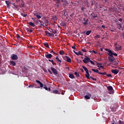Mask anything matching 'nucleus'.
Listing matches in <instances>:
<instances>
[{
	"instance_id": "f257e3e1",
	"label": "nucleus",
	"mask_w": 124,
	"mask_h": 124,
	"mask_svg": "<svg viewBox=\"0 0 124 124\" xmlns=\"http://www.w3.org/2000/svg\"><path fill=\"white\" fill-rule=\"evenodd\" d=\"M112 53H108V55L109 56H108V60L109 61V62H111V63H112V62H114L115 61V57H114L113 56H112Z\"/></svg>"
},
{
	"instance_id": "f03ea898",
	"label": "nucleus",
	"mask_w": 124,
	"mask_h": 124,
	"mask_svg": "<svg viewBox=\"0 0 124 124\" xmlns=\"http://www.w3.org/2000/svg\"><path fill=\"white\" fill-rule=\"evenodd\" d=\"M42 21L41 22L40 21V23H42V24H40V25L42 26V27H44V25H46V24H48V19H46V18H42Z\"/></svg>"
},
{
	"instance_id": "7ed1b4c3",
	"label": "nucleus",
	"mask_w": 124,
	"mask_h": 124,
	"mask_svg": "<svg viewBox=\"0 0 124 124\" xmlns=\"http://www.w3.org/2000/svg\"><path fill=\"white\" fill-rule=\"evenodd\" d=\"M107 89L108 91V93L109 94H113L114 93V90L113 89V87L109 86H107Z\"/></svg>"
},
{
	"instance_id": "20e7f679",
	"label": "nucleus",
	"mask_w": 124,
	"mask_h": 124,
	"mask_svg": "<svg viewBox=\"0 0 124 124\" xmlns=\"http://www.w3.org/2000/svg\"><path fill=\"white\" fill-rule=\"evenodd\" d=\"M91 61V59L89 57H88L87 56H85V58H84V59H83L82 60V62H83L84 63H88V62H89L90 61Z\"/></svg>"
},
{
	"instance_id": "39448f33",
	"label": "nucleus",
	"mask_w": 124,
	"mask_h": 124,
	"mask_svg": "<svg viewBox=\"0 0 124 124\" xmlns=\"http://www.w3.org/2000/svg\"><path fill=\"white\" fill-rule=\"evenodd\" d=\"M50 69L54 75H58V71L57 70V69H55V68L53 67H51L50 68Z\"/></svg>"
},
{
	"instance_id": "423d86ee",
	"label": "nucleus",
	"mask_w": 124,
	"mask_h": 124,
	"mask_svg": "<svg viewBox=\"0 0 124 124\" xmlns=\"http://www.w3.org/2000/svg\"><path fill=\"white\" fill-rule=\"evenodd\" d=\"M64 61H66L67 62H71V59L67 56H65L64 57Z\"/></svg>"
},
{
	"instance_id": "0eeeda50",
	"label": "nucleus",
	"mask_w": 124,
	"mask_h": 124,
	"mask_svg": "<svg viewBox=\"0 0 124 124\" xmlns=\"http://www.w3.org/2000/svg\"><path fill=\"white\" fill-rule=\"evenodd\" d=\"M11 58L13 60V61H17L18 60V56L16 54H12V56H11Z\"/></svg>"
},
{
	"instance_id": "6e6552de",
	"label": "nucleus",
	"mask_w": 124,
	"mask_h": 124,
	"mask_svg": "<svg viewBox=\"0 0 124 124\" xmlns=\"http://www.w3.org/2000/svg\"><path fill=\"white\" fill-rule=\"evenodd\" d=\"M83 21H84V22H83V25L87 26V25L89 24V19L88 18H83Z\"/></svg>"
},
{
	"instance_id": "1a4fd4ad",
	"label": "nucleus",
	"mask_w": 124,
	"mask_h": 124,
	"mask_svg": "<svg viewBox=\"0 0 124 124\" xmlns=\"http://www.w3.org/2000/svg\"><path fill=\"white\" fill-rule=\"evenodd\" d=\"M19 6L20 7V8H23L25 7V2L23 1V0H21L19 3Z\"/></svg>"
},
{
	"instance_id": "9d476101",
	"label": "nucleus",
	"mask_w": 124,
	"mask_h": 124,
	"mask_svg": "<svg viewBox=\"0 0 124 124\" xmlns=\"http://www.w3.org/2000/svg\"><path fill=\"white\" fill-rule=\"evenodd\" d=\"M112 73H113V74H114L115 75H117V74H118L119 72V70L118 69H112L111 70Z\"/></svg>"
},
{
	"instance_id": "9b49d317",
	"label": "nucleus",
	"mask_w": 124,
	"mask_h": 124,
	"mask_svg": "<svg viewBox=\"0 0 124 124\" xmlns=\"http://www.w3.org/2000/svg\"><path fill=\"white\" fill-rule=\"evenodd\" d=\"M106 51H108V54H110V53H112V56H115V57H118V54L117 53H113V52L112 51V50L109 49H107Z\"/></svg>"
},
{
	"instance_id": "f8f14e48",
	"label": "nucleus",
	"mask_w": 124,
	"mask_h": 124,
	"mask_svg": "<svg viewBox=\"0 0 124 124\" xmlns=\"http://www.w3.org/2000/svg\"><path fill=\"white\" fill-rule=\"evenodd\" d=\"M91 96L92 94L91 93H87V95L84 96V97L86 99H90Z\"/></svg>"
},
{
	"instance_id": "ddd939ff",
	"label": "nucleus",
	"mask_w": 124,
	"mask_h": 124,
	"mask_svg": "<svg viewBox=\"0 0 124 124\" xmlns=\"http://www.w3.org/2000/svg\"><path fill=\"white\" fill-rule=\"evenodd\" d=\"M95 62L96 63L97 67H100L102 69H104V67L103 66L101 65V64H100V63L97 62Z\"/></svg>"
},
{
	"instance_id": "4468645a",
	"label": "nucleus",
	"mask_w": 124,
	"mask_h": 124,
	"mask_svg": "<svg viewBox=\"0 0 124 124\" xmlns=\"http://www.w3.org/2000/svg\"><path fill=\"white\" fill-rule=\"evenodd\" d=\"M45 57L46 59H52L53 55L51 54H47L45 55Z\"/></svg>"
},
{
	"instance_id": "2eb2a0df",
	"label": "nucleus",
	"mask_w": 124,
	"mask_h": 124,
	"mask_svg": "<svg viewBox=\"0 0 124 124\" xmlns=\"http://www.w3.org/2000/svg\"><path fill=\"white\" fill-rule=\"evenodd\" d=\"M45 33H46V35H47V36H53V35H54V34H51V33L49 32L48 31H45Z\"/></svg>"
},
{
	"instance_id": "dca6fc26",
	"label": "nucleus",
	"mask_w": 124,
	"mask_h": 124,
	"mask_svg": "<svg viewBox=\"0 0 124 124\" xmlns=\"http://www.w3.org/2000/svg\"><path fill=\"white\" fill-rule=\"evenodd\" d=\"M6 4H7V7L9 8L10 7V4H11V2L9 1H5Z\"/></svg>"
},
{
	"instance_id": "f3484780",
	"label": "nucleus",
	"mask_w": 124,
	"mask_h": 124,
	"mask_svg": "<svg viewBox=\"0 0 124 124\" xmlns=\"http://www.w3.org/2000/svg\"><path fill=\"white\" fill-rule=\"evenodd\" d=\"M36 83H37L38 84H39L40 87L41 88H43V84L42 83H41V82H40V81L36 80Z\"/></svg>"
},
{
	"instance_id": "a211bd4d",
	"label": "nucleus",
	"mask_w": 124,
	"mask_h": 124,
	"mask_svg": "<svg viewBox=\"0 0 124 124\" xmlns=\"http://www.w3.org/2000/svg\"><path fill=\"white\" fill-rule=\"evenodd\" d=\"M34 16H36V17H37L38 19H41V16L38 15L37 13L34 14Z\"/></svg>"
},
{
	"instance_id": "6ab92c4d",
	"label": "nucleus",
	"mask_w": 124,
	"mask_h": 124,
	"mask_svg": "<svg viewBox=\"0 0 124 124\" xmlns=\"http://www.w3.org/2000/svg\"><path fill=\"white\" fill-rule=\"evenodd\" d=\"M10 64V65H13V66H15V65H16V62H15V61H11Z\"/></svg>"
},
{
	"instance_id": "aec40b11",
	"label": "nucleus",
	"mask_w": 124,
	"mask_h": 124,
	"mask_svg": "<svg viewBox=\"0 0 124 124\" xmlns=\"http://www.w3.org/2000/svg\"><path fill=\"white\" fill-rule=\"evenodd\" d=\"M86 74H85L86 77L87 78V79H90V73H89V71H87V72H86Z\"/></svg>"
},
{
	"instance_id": "412c9836",
	"label": "nucleus",
	"mask_w": 124,
	"mask_h": 124,
	"mask_svg": "<svg viewBox=\"0 0 124 124\" xmlns=\"http://www.w3.org/2000/svg\"><path fill=\"white\" fill-rule=\"evenodd\" d=\"M53 93H56V94H60V92H59V91L54 90L52 91Z\"/></svg>"
},
{
	"instance_id": "4be33fe9",
	"label": "nucleus",
	"mask_w": 124,
	"mask_h": 124,
	"mask_svg": "<svg viewBox=\"0 0 124 124\" xmlns=\"http://www.w3.org/2000/svg\"><path fill=\"white\" fill-rule=\"evenodd\" d=\"M69 77L71 79H74L75 78V77H74V75L73 74H69Z\"/></svg>"
},
{
	"instance_id": "5701e85b",
	"label": "nucleus",
	"mask_w": 124,
	"mask_h": 124,
	"mask_svg": "<svg viewBox=\"0 0 124 124\" xmlns=\"http://www.w3.org/2000/svg\"><path fill=\"white\" fill-rule=\"evenodd\" d=\"M29 25H30V26H31V27H32L33 28H34V27H35V25H34V23L30 22L29 23Z\"/></svg>"
},
{
	"instance_id": "b1692460",
	"label": "nucleus",
	"mask_w": 124,
	"mask_h": 124,
	"mask_svg": "<svg viewBox=\"0 0 124 124\" xmlns=\"http://www.w3.org/2000/svg\"><path fill=\"white\" fill-rule=\"evenodd\" d=\"M92 71H93V72H96V73H98V74L100 73V72H99V71H98V69H92Z\"/></svg>"
},
{
	"instance_id": "393cba45",
	"label": "nucleus",
	"mask_w": 124,
	"mask_h": 124,
	"mask_svg": "<svg viewBox=\"0 0 124 124\" xmlns=\"http://www.w3.org/2000/svg\"><path fill=\"white\" fill-rule=\"evenodd\" d=\"M76 55H77V56H79V55L83 56V53L81 51H78V52L76 53Z\"/></svg>"
},
{
	"instance_id": "a878e982",
	"label": "nucleus",
	"mask_w": 124,
	"mask_h": 124,
	"mask_svg": "<svg viewBox=\"0 0 124 124\" xmlns=\"http://www.w3.org/2000/svg\"><path fill=\"white\" fill-rule=\"evenodd\" d=\"M55 59L56 60H57V61H58L60 62V63H59V65H61V63L62 62V61L59 59V57L57 56Z\"/></svg>"
},
{
	"instance_id": "bb28decb",
	"label": "nucleus",
	"mask_w": 124,
	"mask_h": 124,
	"mask_svg": "<svg viewBox=\"0 0 124 124\" xmlns=\"http://www.w3.org/2000/svg\"><path fill=\"white\" fill-rule=\"evenodd\" d=\"M44 45L45 46V47H46V48H50V47L49 46V44H48V43L45 42L44 44Z\"/></svg>"
},
{
	"instance_id": "cd10ccee",
	"label": "nucleus",
	"mask_w": 124,
	"mask_h": 124,
	"mask_svg": "<svg viewBox=\"0 0 124 124\" xmlns=\"http://www.w3.org/2000/svg\"><path fill=\"white\" fill-rule=\"evenodd\" d=\"M61 26H62V27H65L66 26V23H65V22H62L61 24H60Z\"/></svg>"
},
{
	"instance_id": "c85d7f7f",
	"label": "nucleus",
	"mask_w": 124,
	"mask_h": 124,
	"mask_svg": "<svg viewBox=\"0 0 124 124\" xmlns=\"http://www.w3.org/2000/svg\"><path fill=\"white\" fill-rule=\"evenodd\" d=\"M82 68L84 69V70H85L86 72H87V71H89V70H88V68L86 67L85 66H82Z\"/></svg>"
},
{
	"instance_id": "c756f323",
	"label": "nucleus",
	"mask_w": 124,
	"mask_h": 124,
	"mask_svg": "<svg viewBox=\"0 0 124 124\" xmlns=\"http://www.w3.org/2000/svg\"><path fill=\"white\" fill-rule=\"evenodd\" d=\"M75 75H76V76H77V77H80V74H79V72H76L75 73Z\"/></svg>"
},
{
	"instance_id": "7c9ffc66",
	"label": "nucleus",
	"mask_w": 124,
	"mask_h": 124,
	"mask_svg": "<svg viewBox=\"0 0 124 124\" xmlns=\"http://www.w3.org/2000/svg\"><path fill=\"white\" fill-rule=\"evenodd\" d=\"M20 15L22 17H27L28 16L27 14H24L23 13H20Z\"/></svg>"
},
{
	"instance_id": "2f4dec72",
	"label": "nucleus",
	"mask_w": 124,
	"mask_h": 124,
	"mask_svg": "<svg viewBox=\"0 0 124 124\" xmlns=\"http://www.w3.org/2000/svg\"><path fill=\"white\" fill-rule=\"evenodd\" d=\"M16 38H17V39L18 40H19V39H21L22 38H23L21 37V36H20V35H19L18 34H16Z\"/></svg>"
},
{
	"instance_id": "473e14b6",
	"label": "nucleus",
	"mask_w": 124,
	"mask_h": 124,
	"mask_svg": "<svg viewBox=\"0 0 124 124\" xmlns=\"http://www.w3.org/2000/svg\"><path fill=\"white\" fill-rule=\"evenodd\" d=\"M59 54L60 55H64V51H63V50H60L59 51Z\"/></svg>"
},
{
	"instance_id": "72a5a7b5",
	"label": "nucleus",
	"mask_w": 124,
	"mask_h": 124,
	"mask_svg": "<svg viewBox=\"0 0 124 124\" xmlns=\"http://www.w3.org/2000/svg\"><path fill=\"white\" fill-rule=\"evenodd\" d=\"M99 74H100V75H107V73L106 72H104V73H101L100 72L99 73Z\"/></svg>"
},
{
	"instance_id": "f704fd0d",
	"label": "nucleus",
	"mask_w": 124,
	"mask_h": 124,
	"mask_svg": "<svg viewBox=\"0 0 124 124\" xmlns=\"http://www.w3.org/2000/svg\"><path fill=\"white\" fill-rule=\"evenodd\" d=\"M92 32L91 31H86V35H90V34Z\"/></svg>"
},
{
	"instance_id": "c9c22d12",
	"label": "nucleus",
	"mask_w": 124,
	"mask_h": 124,
	"mask_svg": "<svg viewBox=\"0 0 124 124\" xmlns=\"http://www.w3.org/2000/svg\"><path fill=\"white\" fill-rule=\"evenodd\" d=\"M27 31H29V32H32L33 31H32L31 29H30V28H27Z\"/></svg>"
},
{
	"instance_id": "e433bc0d",
	"label": "nucleus",
	"mask_w": 124,
	"mask_h": 124,
	"mask_svg": "<svg viewBox=\"0 0 124 124\" xmlns=\"http://www.w3.org/2000/svg\"><path fill=\"white\" fill-rule=\"evenodd\" d=\"M112 63V64H113V65H118V62H113Z\"/></svg>"
},
{
	"instance_id": "4c0bfd02",
	"label": "nucleus",
	"mask_w": 124,
	"mask_h": 124,
	"mask_svg": "<svg viewBox=\"0 0 124 124\" xmlns=\"http://www.w3.org/2000/svg\"><path fill=\"white\" fill-rule=\"evenodd\" d=\"M118 124H124V122L119 120Z\"/></svg>"
},
{
	"instance_id": "58836bf2",
	"label": "nucleus",
	"mask_w": 124,
	"mask_h": 124,
	"mask_svg": "<svg viewBox=\"0 0 124 124\" xmlns=\"http://www.w3.org/2000/svg\"><path fill=\"white\" fill-rule=\"evenodd\" d=\"M94 38H100V35H96L94 36Z\"/></svg>"
},
{
	"instance_id": "ea45409f",
	"label": "nucleus",
	"mask_w": 124,
	"mask_h": 124,
	"mask_svg": "<svg viewBox=\"0 0 124 124\" xmlns=\"http://www.w3.org/2000/svg\"><path fill=\"white\" fill-rule=\"evenodd\" d=\"M34 87V85H32V84H31V85H29L28 86V88H33Z\"/></svg>"
},
{
	"instance_id": "a19ab883",
	"label": "nucleus",
	"mask_w": 124,
	"mask_h": 124,
	"mask_svg": "<svg viewBox=\"0 0 124 124\" xmlns=\"http://www.w3.org/2000/svg\"><path fill=\"white\" fill-rule=\"evenodd\" d=\"M92 17L94 19V18H96L97 17V15L96 14V15H93L92 16Z\"/></svg>"
},
{
	"instance_id": "79ce46f5",
	"label": "nucleus",
	"mask_w": 124,
	"mask_h": 124,
	"mask_svg": "<svg viewBox=\"0 0 124 124\" xmlns=\"http://www.w3.org/2000/svg\"><path fill=\"white\" fill-rule=\"evenodd\" d=\"M44 89H45V90L46 91H48V88L47 87V86H46V85H45L44 86Z\"/></svg>"
},
{
	"instance_id": "37998d69",
	"label": "nucleus",
	"mask_w": 124,
	"mask_h": 124,
	"mask_svg": "<svg viewBox=\"0 0 124 124\" xmlns=\"http://www.w3.org/2000/svg\"><path fill=\"white\" fill-rule=\"evenodd\" d=\"M90 79H92L93 81H96V78H93V77H90Z\"/></svg>"
},
{
	"instance_id": "c03bdc74",
	"label": "nucleus",
	"mask_w": 124,
	"mask_h": 124,
	"mask_svg": "<svg viewBox=\"0 0 124 124\" xmlns=\"http://www.w3.org/2000/svg\"><path fill=\"white\" fill-rule=\"evenodd\" d=\"M90 62H91V64H93V65H94V62H93V61L92 60H90V61H89Z\"/></svg>"
},
{
	"instance_id": "a18cd8bd",
	"label": "nucleus",
	"mask_w": 124,
	"mask_h": 124,
	"mask_svg": "<svg viewBox=\"0 0 124 124\" xmlns=\"http://www.w3.org/2000/svg\"><path fill=\"white\" fill-rule=\"evenodd\" d=\"M90 53H94V54H97V52L94 50H92L91 51H90Z\"/></svg>"
},
{
	"instance_id": "49530a36",
	"label": "nucleus",
	"mask_w": 124,
	"mask_h": 124,
	"mask_svg": "<svg viewBox=\"0 0 124 124\" xmlns=\"http://www.w3.org/2000/svg\"><path fill=\"white\" fill-rule=\"evenodd\" d=\"M81 51H82V52H84V53H86L87 52V49H81Z\"/></svg>"
},
{
	"instance_id": "de8ad7c7",
	"label": "nucleus",
	"mask_w": 124,
	"mask_h": 124,
	"mask_svg": "<svg viewBox=\"0 0 124 124\" xmlns=\"http://www.w3.org/2000/svg\"><path fill=\"white\" fill-rule=\"evenodd\" d=\"M54 1H56V3H60V0H54Z\"/></svg>"
},
{
	"instance_id": "09e8293b",
	"label": "nucleus",
	"mask_w": 124,
	"mask_h": 124,
	"mask_svg": "<svg viewBox=\"0 0 124 124\" xmlns=\"http://www.w3.org/2000/svg\"><path fill=\"white\" fill-rule=\"evenodd\" d=\"M116 49H118V50H121V49L122 48V46H120L119 47H118V46H116Z\"/></svg>"
},
{
	"instance_id": "8fccbe9b",
	"label": "nucleus",
	"mask_w": 124,
	"mask_h": 124,
	"mask_svg": "<svg viewBox=\"0 0 124 124\" xmlns=\"http://www.w3.org/2000/svg\"><path fill=\"white\" fill-rule=\"evenodd\" d=\"M119 30H121V29H123V27H122V25H119L118 26Z\"/></svg>"
},
{
	"instance_id": "3c124183",
	"label": "nucleus",
	"mask_w": 124,
	"mask_h": 124,
	"mask_svg": "<svg viewBox=\"0 0 124 124\" xmlns=\"http://www.w3.org/2000/svg\"><path fill=\"white\" fill-rule=\"evenodd\" d=\"M108 77H112V75L109 74H108L107 75V76Z\"/></svg>"
},
{
	"instance_id": "603ef678",
	"label": "nucleus",
	"mask_w": 124,
	"mask_h": 124,
	"mask_svg": "<svg viewBox=\"0 0 124 124\" xmlns=\"http://www.w3.org/2000/svg\"><path fill=\"white\" fill-rule=\"evenodd\" d=\"M74 13H73L72 14L70 15V17H74Z\"/></svg>"
},
{
	"instance_id": "864d4df0",
	"label": "nucleus",
	"mask_w": 124,
	"mask_h": 124,
	"mask_svg": "<svg viewBox=\"0 0 124 124\" xmlns=\"http://www.w3.org/2000/svg\"><path fill=\"white\" fill-rule=\"evenodd\" d=\"M50 53H53V54H56V53L55 52V51L54 50H53L52 49L51 50H50Z\"/></svg>"
},
{
	"instance_id": "5fc2aeb1",
	"label": "nucleus",
	"mask_w": 124,
	"mask_h": 124,
	"mask_svg": "<svg viewBox=\"0 0 124 124\" xmlns=\"http://www.w3.org/2000/svg\"><path fill=\"white\" fill-rule=\"evenodd\" d=\"M112 111H113V112H116V108H112Z\"/></svg>"
},
{
	"instance_id": "6e6d98bb",
	"label": "nucleus",
	"mask_w": 124,
	"mask_h": 124,
	"mask_svg": "<svg viewBox=\"0 0 124 124\" xmlns=\"http://www.w3.org/2000/svg\"><path fill=\"white\" fill-rule=\"evenodd\" d=\"M117 25H118V26H122L123 24H122L121 23H120V22H118L117 23Z\"/></svg>"
},
{
	"instance_id": "4d7b16f0",
	"label": "nucleus",
	"mask_w": 124,
	"mask_h": 124,
	"mask_svg": "<svg viewBox=\"0 0 124 124\" xmlns=\"http://www.w3.org/2000/svg\"><path fill=\"white\" fill-rule=\"evenodd\" d=\"M52 32L53 33H54V34H56V33H57V31L56 30H54V31H53Z\"/></svg>"
},
{
	"instance_id": "13d9d810",
	"label": "nucleus",
	"mask_w": 124,
	"mask_h": 124,
	"mask_svg": "<svg viewBox=\"0 0 124 124\" xmlns=\"http://www.w3.org/2000/svg\"><path fill=\"white\" fill-rule=\"evenodd\" d=\"M48 71L49 73H50V74H52V71H51V70H50V69H48Z\"/></svg>"
},
{
	"instance_id": "bf43d9fd",
	"label": "nucleus",
	"mask_w": 124,
	"mask_h": 124,
	"mask_svg": "<svg viewBox=\"0 0 124 124\" xmlns=\"http://www.w3.org/2000/svg\"><path fill=\"white\" fill-rule=\"evenodd\" d=\"M62 2H67V1H66V0H62Z\"/></svg>"
},
{
	"instance_id": "052dcab7",
	"label": "nucleus",
	"mask_w": 124,
	"mask_h": 124,
	"mask_svg": "<svg viewBox=\"0 0 124 124\" xmlns=\"http://www.w3.org/2000/svg\"><path fill=\"white\" fill-rule=\"evenodd\" d=\"M72 48L73 49H76V46H72Z\"/></svg>"
},
{
	"instance_id": "680f3d73",
	"label": "nucleus",
	"mask_w": 124,
	"mask_h": 124,
	"mask_svg": "<svg viewBox=\"0 0 124 124\" xmlns=\"http://www.w3.org/2000/svg\"><path fill=\"white\" fill-rule=\"evenodd\" d=\"M66 15H67V13L65 14V12H64V16L66 17Z\"/></svg>"
},
{
	"instance_id": "e2e57ef3",
	"label": "nucleus",
	"mask_w": 124,
	"mask_h": 124,
	"mask_svg": "<svg viewBox=\"0 0 124 124\" xmlns=\"http://www.w3.org/2000/svg\"><path fill=\"white\" fill-rule=\"evenodd\" d=\"M118 20H119V22H122V21H123L122 18H119Z\"/></svg>"
},
{
	"instance_id": "0e129e2a",
	"label": "nucleus",
	"mask_w": 124,
	"mask_h": 124,
	"mask_svg": "<svg viewBox=\"0 0 124 124\" xmlns=\"http://www.w3.org/2000/svg\"><path fill=\"white\" fill-rule=\"evenodd\" d=\"M52 64L53 65H56V62H52Z\"/></svg>"
},
{
	"instance_id": "69168bd1",
	"label": "nucleus",
	"mask_w": 124,
	"mask_h": 124,
	"mask_svg": "<svg viewBox=\"0 0 124 124\" xmlns=\"http://www.w3.org/2000/svg\"><path fill=\"white\" fill-rule=\"evenodd\" d=\"M48 61L51 62H54V60H51L50 59H48Z\"/></svg>"
},
{
	"instance_id": "338daca9",
	"label": "nucleus",
	"mask_w": 124,
	"mask_h": 124,
	"mask_svg": "<svg viewBox=\"0 0 124 124\" xmlns=\"http://www.w3.org/2000/svg\"><path fill=\"white\" fill-rule=\"evenodd\" d=\"M15 8L17 9V8H18L19 7V6L16 5V6H15Z\"/></svg>"
},
{
	"instance_id": "774afa93",
	"label": "nucleus",
	"mask_w": 124,
	"mask_h": 124,
	"mask_svg": "<svg viewBox=\"0 0 124 124\" xmlns=\"http://www.w3.org/2000/svg\"><path fill=\"white\" fill-rule=\"evenodd\" d=\"M80 71H81V72H84V70L82 68L80 69Z\"/></svg>"
}]
</instances>
